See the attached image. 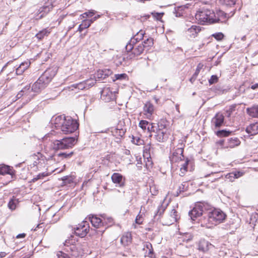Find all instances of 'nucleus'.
I'll return each instance as SVG.
<instances>
[{"label": "nucleus", "mask_w": 258, "mask_h": 258, "mask_svg": "<svg viewBox=\"0 0 258 258\" xmlns=\"http://www.w3.org/2000/svg\"><path fill=\"white\" fill-rule=\"evenodd\" d=\"M54 127L60 130L64 134H71L79 127V124L76 120L69 116L59 115L56 116L53 121Z\"/></svg>", "instance_id": "1"}, {"label": "nucleus", "mask_w": 258, "mask_h": 258, "mask_svg": "<svg viewBox=\"0 0 258 258\" xmlns=\"http://www.w3.org/2000/svg\"><path fill=\"white\" fill-rule=\"evenodd\" d=\"M76 143V141L75 138H64L47 143L44 145V149L46 152H49L51 150H64L72 148Z\"/></svg>", "instance_id": "2"}, {"label": "nucleus", "mask_w": 258, "mask_h": 258, "mask_svg": "<svg viewBox=\"0 0 258 258\" xmlns=\"http://www.w3.org/2000/svg\"><path fill=\"white\" fill-rule=\"evenodd\" d=\"M55 75V71L54 70L49 69L46 70L31 87L35 94L46 87Z\"/></svg>", "instance_id": "3"}, {"label": "nucleus", "mask_w": 258, "mask_h": 258, "mask_svg": "<svg viewBox=\"0 0 258 258\" xmlns=\"http://www.w3.org/2000/svg\"><path fill=\"white\" fill-rule=\"evenodd\" d=\"M196 18L202 24L214 23L219 20L213 11L204 8L197 13Z\"/></svg>", "instance_id": "4"}, {"label": "nucleus", "mask_w": 258, "mask_h": 258, "mask_svg": "<svg viewBox=\"0 0 258 258\" xmlns=\"http://www.w3.org/2000/svg\"><path fill=\"white\" fill-rule=\"evenodd\" d=\"M225 218V214L220 209H215L208 214V221L214 225L223 222Z\"/></svg>", "instance_id": "5"}, {"label": "nucleus", "mask_w": 258, "mask_h": 258, "mask_svg": "<svg viewBox=\"0 0 258 258\" xmlns=\"http://www.w3.org/2000/svg\"><path fill=\"white\" fill-rule=\"evenodd\" d=\"M35 95L36 94L32 90L30 85H27L17 94L16 97L18 98L23 97L22 99L27 102L31 100Z\"/></svg>", "instance_id": "6"}, {"label": "nucleus", "mask_w": 258, "mask_h": 258, "mask_svg": "<svg viewBox=\"0 0 258 258\" xmlns=\"http://www.w3.org/2000/svg\"><path fill=\"white\" fill-rule=\"evenodd\" d=\"M89 228V223L87 221H83L75 228V233L77 235L84 237L88 233Z\"/></svg>", "instance_id": "7"}, {"label": "nucleus", "mask_w": 258, "mask_h": 258, "mask_svg": "<svg viewBox=\"0 0 258 258\" xmlns=\"http://www.w3.org/2000/svg\"><path fill=\"white\" fill-rule=\"evenodd\" d=\"M183 148L182 145L176 149L172 153V155L170 157V160L172 163L181 162L182 160H185L183 155Z\"/></svg>", "instance_id": "8"}, {"label": "nucleus", "mask_w": 258, "mask_h": 258, "mask_svg": "<svg viewBox=\"0 0 258 258\" xmlns=\"http://www.w3.org/2000/svg\"><path fill=\"white\" fill-rule=\"evenodd\" d=\"M204 206V204L202 203L195 205L194 208L189 212V216L192 220H195L197 217L203 214Z\"/></svg>", "instance_id": "9"}, {"label": "nucleus", "mask_w": 258, "mask_h": 258, "mask_svg": "<svg viewBox=\"0 0 258 258\" xmlns=\"http://www.w3.org/2000/svg\"><path fill=\"white\" fill-rule=\"evenodd\" d=\"M144 32L140 30L133 38H131L130 42L126 45L125 48L127 51H130L133 48V45L143 38Z\"/></svg>", "instance_id": "10"}, {"label": "nucleus", "mask_w": 258, "mask_h": 258, "mask_svg": "<svg viewBox=\"0 0 258 258\" xmlns=\"http://www.w3.org/2000/svg\"><path fill=\"white\" fill-rule=\"evenodd\" d=\"M101 98L105 102H109L115 99V94L108 87L103 89L101 93Z\"/></svg>", "instance_id": "11"}, {"label": "nucleus", "mask_w": 258, "mask_h": 258, "mask_svg": "<svg viewBox=\"0 0 258 258\" xmlns=\"http://www.w3.org/2000/svg\"><path fill=\"white\" fill-rule=\"evenodd\" d=\"M154 112V106L150 102H147L144 105L143 113L145 118L152 119Z\"/></svg>", "instance_id": "12"}, {"label": "nucleus", "mask_w": 258, "mask_h": 258, "mask_svg": "<svg viewBox=\"0 0 258 258\" xmlns=\"http://www.w3.org/2000/svg\"><path fill=\"white\" fill-rule=\"evenodd\" d=\"M112 181L116 186L123 187L125 184V178L119 173H114L111 176Z\"/></svg>", "instance_id": "13"}, {"label": "nucleus", "mask_w": 258, "mask_h": 258, "mask_svg": "<svg viewBox=\"0 0 258 258\" xmlns=\"http://www.w3.org/2000/svg\"><path fill=\"white\" fill-rule=\"evenodd\" d=\"M224 116L221 113H217L212 119V125L216 128L220 127L224 122Z\"/></svg>", "instance_id": "14"}, {"label": "nucleus", "mask_w": 258, "mask_h": 258, "mask_svg": "<svg viewBox=\"0 0 258 258\" xmlns=\"http://www.w3.org/2000/svg\"><path fill=\"white\" fill-rule=\"evenodd\" d=\"M151 148V144H148L144 147L143 157L145 159H147V161H145V165L147 167L152 166V164L150 156Z\"/></svg>", "instance_id": "15"}, {"label": "nucleus", "mask_w": 258, "mask_h": 258, "mask_svg": "<svg viewBox=\"0 0 258 258\" xmlns=\"http://www.w3.org/2000/svg\"><path fill=\"white\" fill-rule=\"evenodd\" d=\"M177 214L176 211L173 209H172L169 215L166 217L164 224L166 225H170L177 221Z\"/></svg>", "instance_id": "16"}, {"label": "nucleus", "mask_w": 258, "mask_h": 258, "mask_svg": "<svg viewBox=\"0 0 258 258\" xmlns=\"http://www.w3.org/2000/svg\"><path fill=\"white\" fill-rule=\"evenodd\" d=\"M89 220L91 223L92 226L96 228H99L103 226L104 222L99 217L95 215H89L88 217Z\"/></svg>", "instance_id": "17"}, {"label": "nucleus", "mask_w": 258, "mask_h": 258, "mask_svg": "<svg viewBox=\"0 0 258 258\" xmlns=\"http://www.w3.org/2000/svg\"><path fill=\"white\" fill-rule=\"evenodd\" d=\"M189 160L186 158L185 160H182L181 162H179L177 166L179 168V174L181 176L185 175L187 172V168Z\"/></svg>", "instance_id": "18"}, {"label": "nucleus", "mask_w": 258, "mask_h": 258, "mask_svg": "<svg viewBox=\"0 0 258 258\" xmlns=\"http://www.w3.org/2000/svg\"><path fill=\"white\" fill-rule=\"evenodd\" d=\"M213 247V245L208 241L205 240H202L199 242L198 249L200 251L206 252Z\"/></svg>", "instance_id": "19"}, {"label": "nucleus", "mask_w": 258, "mask_h": 258, "mask_svg": "<svg viewBox=\"0 0 258 258\" xmlns=\"http://www.w3.org/2000/svg\"><path fill=\"white\" fill-rule=\"evenodd\" d=\"M201 27L197 25H192L186 30V34L191 37H195L201 31Z\"/></svg>", "instance_id": "20"}, {"label": "nucleus", "mask_w": 258, "mask_h": 258, "mask_svg": "<svg viewBox=\"0 0 258 258\" xmlns=\"http://www.w3.org/2000/svg\"><path fill=\"white\" fill-rule=\"evenodd\" d=\"M0 174L4 176L6 174L11 176V178H13V176L14 175V170L11 168L9 166L7 165H1L0 166Z\"/></svg>", "instance_id": "21"}, {"label": "nucleus", "mask_w": 258, "mask_h": 258, "mask_svg": "<svg viewBox=\"0 0 258 258\" xmlns=\"http://www.w3.org/2000/svg\"><path fill=\"white\" fill-rule=\"evenodd\" d=\"M145 49L144 47L143 44L142 43H135V44L133 45V48L131 49V51H133V53L136 55H139L142 53H143L144 50Z\"/></svg>", "instance_id": "22"}, {"label": "nucleus", "mask_w": 258, "mask_h": 258, "mask_svg": "<svg viewBox=\"0 0 258 258\" xmlns=\"http://www.w3.org/2000/svg\"><path fill=\"white\" fill-rule=\"evenodd\" d=\"M111 74V71L108 69L99 70L95 74V77L98 79H104Z\"/></svg>", "instance_id": "23"}, {"label": "nucleus", "mask_w": 258, "mask_h": 258, "mask_svg": "<svg viewBox=\"0 0 258 258\" xmlns=\"http://www.w3.org/2000/svg\"><path fill=\"white\" fill-rule=\"evenodd\" d=\"M246 132L252 136L258 134V123L256 122L250 124L246 127Z\"/></svg>", "instance_id": "24"}, {"label": "nucleus", "mask_w": 258, "mask_h": 258, "mask_svg": "<svg viewBox=\"0 0 258 258\" xmlns=\"http://www.w3.org/2000/svg\"><path fill=\"white\" fill-rule=\"evenodd\" d=\"M168 138L167 134H166V131H163L161 129H159L157 132V135H156V140L160 142H164Z\"/></svg>", "instance_id": "25"}, {"label": "nucleus", "mask_w": 258, "mask_h": 258, "mask_svg": "<svg viewBox=\"0 0 258 258\" xmlns=\"http://www.w3.org/2000/svg\"><path fill=\"white\" fill-rule=\"evenodd\" d=\"M30 62L26 61L22 62L18 68L16 69V74L17 75H21L27 68L30 66Z\"/></svg>", "instance_id": "26"}, {"label": "nucleus", "mask_w": 258, "mask_h": 258, "mask_svg": "<svg viewBox=\"0 0 258 258\" xmlns=\"http://www.w3.org/2000/svg\"><path fill=\"white\" fill-rule=\"evenodd\" d=\"M121 243L124 245H127L132 242V235L130 232L124 233L120 239Z\"/></svg>", "instance_id": "27"}, {"label": "nucleus", "mask_w": 258, "mask_h": 258, "mask_svg": "<svg viewBox=\"0 0 258 258\" xmlns=\"http://www.w3.org/2000/svg\"><path fill=\"white\" fill-rule=\"evenodd\" d=\"M111 133L113 136L119 139L123 136L125 134V131L122 128H112Z\"/></svg>", "instance_id": "28"}, {"label": "nucleus", "mask_w": 258, "mask_h": 258, "mask_svg": "<svg viewBox=\"0 0 258 258\" xmlns=\"http://www.w3.org/2000/svg\"><path fill=\"white\" fill-rule=\"evenodd\" d=\"M235 13L234 11H231L229 14H227L222 11H219L216 14V16L219 17V20L217 21H222V19L229 18L232 16Z\"/></svg>", "instance_id": "29"}, {"label": "nucleus", "mask_w": 258, "mask_h": 258, "mask_svg": "<svg viewBox=\"0 0 258 258\" xmlns=\"http://www.w3.org/2000/svg\"><path fill=\"white\" fill-rule=\"evenodd\" d=\"M246 111L251 117L258 118V105H253L250 108H247Z\"/></svg>", "instance_id": "30"}, {"label": "nucleus", "mask_w": 258, "mask_h": 258, "mask_svg": "<svg viewBox=\"0 0 258 258\" xmlns=\"http://www.w3.org/2000/svg\"><path fill=\"white\" fill-rule=\"evenodd\" d=\"M240 144V141L237 138H230L228 141L227 147L233 148L239 146Z\"/></svg>", "instance_id": "31"}, {"label": "nucleus", "mask_w": 258, "mask_h": 258, "mask_svg": "<svg viewBox=\"0 0 258 258\" xmlns=\"http://www.w3.org/2000/svg\"><path fill=\"white\" fill-rule=\"evenodd\" d=\"M51 28H45L39 31L36 34V37L39 40L42 39L45 36H47L50 33Z\"/></svg>", "instance_id": "32"}, {"label": "nucleus", "mask_w": 258, "mask_h": 258, "mask_svg": "<svg viewBox=\"0 0 258 258\" xmlns=\"http://www.w3.org/2000/svg\"><path fill=\"white\" fill-rule=\"evenodd\" d=\"M220 4L227 8H232L236 3L237 0H219Z\"/></svg>", "instance_id": "33"}, {"label": "nucleus", "mask_w": 258, "mask_h": 258, "mask_svg": "<svg viewBox=\"0 0 258 258\" xmlns=\"http://www.w3.org/2000/svg\"><path fill=\"white\" fill-rule=\"evenodd\" d=\"M19 203L18 200L14 197H13L11 200L9 201L8 203V207L11 210H14L16 208L17 205Z\"/></svg>", "instance_id": "34"}, {"label": "nucleus", "mask_w": 258, "mask_h": 258, "mask_svg": "<svg viewBox=\"0 0 258 258\" xmlns=\"http://www.w3.org/2000/svg\"><path fill=\"white\" fill-rule=\"evenodd\" d=\"M96 12L93 10H89L88 12H86L83 13V14H81L80 16V19H83L87 18L88 17H91L96 13Z\"/></svg>", "instance_id": "35"}, {"label": "nucleus", "mask_w": 258, "mask_h": 258, "mask_svg": "<svg viewBox=\"0 0 258 258\" xmlns=\"http://www.w3.org/2000/svg\"><path fill=\"white\" fill-rule=\"evenodd\" d=\"M33 157L34 160H37L38 161V162H37L36 161H34V163H33L34 166H37L41 162V161L43 160V156L39 152L37 153V155L34 154L33 156Z\"/></svg>", "instance_id": "36"}, {"label": "nucleus", "mask_w": 258, "mask_h": 258, "mask_svg": "<svg viewBox=\"0 0 258 258\" xmlns=\"http://www.w3.org/2000/svg\"><path fill=\"white\" fill-rule=\"evenodd\" d=\"M71 87L75 89H78V90L87 89L86 85H85V82L84 81L78 84H73Z\"/></svg>", "instance_id": "37"}, {"label": "nucleus", "mask_w": 258, "mask_h": 258, "mask_svg": "<svg viewBox=\"0 0 258 258\" xmlns=\"http://www.w3.org/2000/svg\"><path fill=\"white\" fill-rule=\"evenodd\" d=\"M153 44V40L151 38H147L146 40L144 41L143 45L145 49L147 50L149 49V48L152 46Z\"/></svg>", "instance_id": "38"}, {"label": "nucleus", "mask_w": 258, "mask_h": 258, "mask_svg": "<svg viewBox=\"0 0 258 258\" xmlns=\"http://www.w3.org/2000/svg\"><path fill=\"white\" fill-rule=\"evenodd\" d=\"M139 126L144 131H147V126L150 125V123L147 120H142L140 121Z\"/></svg>", "instance_id": "39"}, {"label": "nucleus", "mask_w": 258, "mask_h": 258, "mask_svg": "<svg viewBox=\"0 0 258 258\" xmlns=\"http://www.w3.org/2000/svg\"><path fill=\"white\" fill-rule=\"evenodd\" d=\"M84 82H85V85H86L87 89H89V88L94 85L96 82V80L93 78H90V79L87 80Z\"/></svg>", "instance_id": "40"}, {"label": "nucleus", "mask_w": 258, "mask_h": 258, "mask_svg": "<svg viewBox=\"0 0 258 258\" xmlns=\"http://www.w3.org/2000/svg\"><path fill=\"white\" fill-rule=\"evenodd\" d=\"M50 11V8L48 6H45L42 8H40L39 10L40 13L42 14L39 17L40 18H42L45 14L47 13Z\"/></svg>", "instance_id": "41"}, {"label": "nucleus", "mask_w": 258, "mask_h": 258, "mask_svg": "<svg viewBox=\"0 0 258 258\" xmlns=\"http://www.w3.org/2000/svg\"><path fill=\"white\" fill-rule=\"evenodd\" d=\"M230 132L226 130H221L217 132L216 134L219 137H227L230 134Z\"/></svg>", "instance_id": "42"}, {"label": "nucleus", "mask_w": 258, "mask_h": 258, "mask_svg": "<svg viewBox=\"0 0 258 258\" xmlns=\"http://www.w3.org/2000/svg\"><path fill=\"white\" fill-rule=\"evenodd\" d=\"M132 142L137 145H142L144 143V141L141 139L139 137L134 136L132 138Z\"/></svg>", "instance_id": "43"}, {"label": "nucleus", "mask_w": 258, "mask_h": 258, "mask_svg": "<svg viewBox=\"0 0 258 258\" xmlns=\"http://www.w3.org/2000/svg\"><path fill=\"white\" fill-rule=\"evenodd\" d=\"M182 6L178 7L175 9V13L176 17H180L182 15V11L184 9Z\"/></svg>", "instance_id": "44"}, {"label": "nucleus", "mask_w": 258, "mask_h": 258, "mask_svg": "<svg viewBox=\"0 0 258 258\" xmlns=\"http://www.w3.org/2000/svg\"><path fill=\"white\" fill-rule=\"evenodd\" d=\"M92 23V21H89V20H84L82 21L81 25L84 29H86L89 27Z\"/></svg>", "instance_id": "45"}, {"label": "nucleus", "mask_w": 258, "mask_h": 258, "mask_svg": "<svg viewBox=\"0 0 258 258\" xmlns=\"http://www.w3.org/2000/svg\"><path fill=\"white\" fill-rule=\"evenodd\" d=\"M186 182H183L179 186V188L178 189V191H177L176 194L175 195V196H178L179 194H180L181 192L183 191L184 190V188L185 187H186Z\"/></svg>", "instance_id": "46"}, {"label": "nucleus", "mask_w": 258, "mask_h": 258, "mask_svg": "<svg viewBox=\"0 0 258 258\" xmlns=\"http://www.w3.org/2000/svg\"><path fill=\"white\" fill-rule=\"evenodd\" d=\"M127 75L125 74H115L114 76L115 79H113V81L120 80H122L125 79Z\"/></svg>", "instance_id": "47"}, {"label": "nucleus", "mask_w": 258, "mask_h": 258, "mask_svg": "<svg viewBox=\"0 0 258 258\" xmlns=\"http://www.w3.org/2000/svg\"><path fill=\"white\" fill-rule=\"evenodd\" d=\"M212 36L217 40H221L224 37V35L221 32L216 33L215 34H212Z\"/></svg>", "instance_id": "48"}, {"label": "nucleus", "mask_w": 258, "mask_h": 258, "mask_svg": "<svg viewBox=\"0 0 258 258\" xmlns=\"http://www.w3.org/2000/svg\"><path fill=\"white\" fill-rule=\"evenodd\" d=\"M73 152H70V153H61L58 154V156L62 158H68L72 156Z\"/></svg>", "instance_id": "49"}, {"label": "nucleus", "mask_w": 258, "mask_h": 258, "mask_svg": "<svg viewBox=\"0 0 258 258\" xmlns=\"http://www.w3.org/2000/svg\"><path fill=\"white\" fill-rule=\"evenodd\" d=\"M233 173L234 174H232L231 175H233V176H235V179L238 178L239 177H240L244 175L243 172L239 171H233Z\"/></svg>", "instance_id": "50"}, {"label": "nucleus", "mask_w": 258, "mask_h": 258, "mask_svg": "<svg viewBox=\"0 0 258 258\" xmlns=\"http://www.w3.org/2000/svg\"><path fill=\"white\" fill-rule=\"evenodd\" d=\"M218 77L216 75H213L211 76L210 79L209 80V82L210 84H213L216 83L218 81Z\"/></svg>", "instance_id": "51"}, {"label": "nucleus", "mask_w": 258, "mask_h": 258, "mask_svg": "<svg viewBox=\"0 0 258 258\" xmlns=\"http://www.w3.org/2000/svg\"><path fill=\"white\" fill-rule=\"evenodd\" d=\"M153 16L156 18L157 20H160L161 19L163 13H152Z\"/></svg>", "instance_id": "52"}, {"label": "nucleus", "mask_w": 258, "mask_h": 258, "mask_svg": "<svg viewBox=\"0 0 258 258\" xmlns=\"http://www.w3.org/2000/svg\"><path fill=\"white\" fill-rule=\"evenodd\" d=\"M145 256H149L151 258H152L154 256L153 253V248H151V249H149L148 251H146L145 252Z\"/></svg>", "instance_id": "53"}, {"label": "nucleus", "mask_w": 258, "mask_h": 258, "mask_svg": "<svg viewBox=\"0 0 258 258\" xmlns=\"http://www.w3.org/2000/svg\"><path fill=\"white\" fill-rule=\"evenodd\" d=\"M142 216L140 214L136 217V222L138 224H141L143 222Z\"/></svg>", "instance_id": "54"}, {"label": "nucleus", "mask_w": 258, "mask_h": 258, "mask_svg": "<svg viewBox=\"0 0 258 258\" xmlns=\"http://www.w3.org/2000/svg\"><path fill=\"white\" fill-rule=\"evenodd\" d=\"M57 258H69L68 254L61 252L59 251L57 254Z\"/></svg>", "instance_id": "55"}, {"label": "nucleus", "mask_w": 258, "mask_h": 258, "mask_svg": "<svg viewBox=\"0 0 258 258\" xmlns=\"http://www.w3.org/2000/svg\"><path fill=\"white\" fill-rule=\"evenodd\" d=\"M152 248V244L149 242H146L144 245V249L146 251H148L149 249H151Z\"/></svg>", "instance_id": "56"}, {"label": "nucleus", "mask_w": 258, "mask_h": 258, "mask_svg": "<svg viewBox=\"0 0 258 258\" xmlns=\"http://www.w3.org/2000/svg\"><path fill=\"white\" fill-rule=\"evenodd\" d=\"M232 174H234L233 172L227 174L226 176V178L229 179L231 181H233L235 179V176L233 175H232Z\"/></svg>", "instance_id": "57"}, {"label": "nucleus", "mask_w": 258, "mask_h": 258, "mask_svg": "<svg viewBox=\"0 0 258 258\" xmlns=\"http://www.w3.org/2000/svg\"><path fill=\"white\" fill-rule=\"evenodd\" d=\"M192 238V236L189 233H186L185 235V237L183 238V240L188 241L189 240H191Z\"/></svg>", "instance_id": "58"}, {"label": "nucleus", "mask_w": 258, "mask_h": 258, "mask_svg": "<svg viewBox=\"0 0 258 258\" xmlns=\"http://www.w3.org/2000/svg\"><path fill=\"white\" fill-rule=\"evenodd\" d=\"M202 66L201 64H199L197 66V69L196 70V72H195V73L194 74V75H195V76H197V77L198 76V75H199V73L200 72V70L202 69Z\"/></svg>", "instance_id": "59"}, {"label": "nucleus", "mask_w": 258, "mask_h": 258, "mask_svg": "<svg viewBox=\"0 0 258 258\" xmlns=\"http://www.w3.org/2000/svg\"><path fill=\"white\" fill-rule=\"evenodd\" d=\"M11 176H8V177H7V179H6V177L4 176H1L0 177V179H2L1 181H9V182L12 180V179L11 178Z\"/></svg>", "instance_id": "60"}, {"label": "nucleus", "mask_w": 258, "mask_h": 258, "mask_svg": "<svg viewBox=\"0 0 258 258\" xmlns=\"http://www.w3.org/2000/svg\"><path fill=\"white\" fill-rule=\"evenodd\" d=\"M150 125L147 126V132L148 133H151L152 132H154V126L153 125V123H150Z\"/></svg>", "instance_id": "61"}, {"label": "nucleus", "mask_w": 258, "mask_h": 258, "mask_svg": "<svg viewBox=\"0 0 258 258\" xmlns=\"http://www.w3.org/2000/svg\"><path fill=\"white\" fill-rule=\"evenodd\" d=\"M164 211V209H163V208L161 206V208H159L158 211H157V214H159L160 215L162 214V213H163Z\"/></svg>", "instance_id": "62"}, {"label": "nucleus", "mask_w": 258, "mask_h": 258, "mask_svg": "<svg viewBox=\"0 0 258 258\" xmlns=\"http://www.w3.org/2000/svg\"><path fill=\"white\" fill-rule=\"evenodd\" d=\"M26 236V234L25 233H21L17 235L16 238H24Z\"/></svg>", "instance_id": "63"}, {"label": "nucleus", "mask_w": 258, "mask_h": 258, "mask_svg": "<svg viewBox=\"0 0 258 258\" xmlns=\"http://www.w3.org/2000/svg\"><path fill=\"white\" fill-rule=\"evenodd\" d=\"M251 88L253 90H255L258 88V83L255 84L251 86Z\"/></svg>", "instance_id": "64"}]
</instances>
